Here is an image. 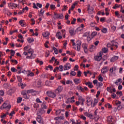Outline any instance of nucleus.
<instances>
[{
	"mask_svg": "<svg viewBox=\"0 0 124 124\" xmlns=\"http://www.w3.org/2000/svg\"><path fill=\"white\" fill-rule=\"evenodd\" d=\"M24 50V51H27V52L26 51H24L23 52V55L24 56H26V59H30V60L35 59L36 55L35 54L33 53V49H32V48H31L30 46H25Z\"/></svg>",
	"mask_w": 124,
	"mask_h": 124,
	"instance_id": "1",
	"label": "nucleus"
},
{
	"mask_svg": "<svg viewBox=\"0 0 124 124\" xmlns=\"http://www.w3.org/2000/svg\"><path fill=\"white\" fill-rule=\"evenodd\" d=\"M71 41L72 43V45L74 46L73 48L75 50H77L78 52L80 51L81 49V45L82 44V42L81 41L78 40L76 42H75V39L71 40Z\"/></svg>",
	"mask_w": 124,
	"mask_h": 124,
	"instance_id": "2",
	"label": "nucleus"
},
{
	"mask_svg": "<svg viewBox=\"0 0 124 124\" xmlns=\"http://www.w3.org/2000/svg\"><path fill=\"white\" fill-rule=\"evenodd\" d=\"M119 46V44L118 42L115 41H112L110 43H108L107 45V46L108 48H110V50L111 51H113V50H116L118 48V46Z\"/></svg>",
	"mask_w": 124,
	"mask_h": 124,
	"instance_id": "3",
	"label": "nucleus"
},
{
	"mask_svg": "<svg viewBox=\"0 0 124 124\" xmlns=\"http://www.w3.org/2000/svg\"><path fill=\"white\" fill-rule=\"evenodd\" d=\"M10 108H11V105L9 104L7 101H5L0 107V109H6V110L10 109Z\"/></svg>",
	"mask_w": 124,
	"mask_h": 124,
	"instance_id": "4",
	"label": "nucleus"
},
{
	"mask_svg": "<svg viewBox=\"0 0 124 124\" xmlns=\"http://www.w3.org/2000/svg\"><path fill=\"white\" fill-rule=\"evenodd\" d=\"M46 94L49 97H51V98H55L56 96H57V94L51 91H47Z\"/></svg>",
	"mask_w": 124,
	"mask_h": 124,
	"instance_id": "5",
	"label": "nucleus"
},
{
	"mask_svg": "<svg viewBox=\"0 0 124 124\" xmlns=\"http://www.w3.org/2000/svg\"><path fill=\"white\" fill-rule=\"evenodd\" d=\"M103 55V53L102 52H99L98 54L94 56V59L95 61H97V62H100L101 61V59H102V56Z\"/></svg>",
	"mask_w": 124,
	"mask_h": 124,
	"instance_id": "6",
	"label": "nucleus"
},
{
	"mask_svg": "<svg viewBox=\"0 0 124 124\" xmlns=\"http://www.w3.org/2000/svg\"><path fill=\"white\" fill-rule=\"evenodd\" d=\"M21 94L23 96L25 99H29L30 98V95L27 94V91L23 90L21 91Z\"/></svg>",
	"mask_w": 124,
	"mask_h": 124,
	"instance_id": "7",
	"label": "nucleus"
},
{
	"mask_svg": "<svg viewBox=\"0 0 124 124\" xmlns=\"http://www.w3.org/2000/svg\"><path fill=\"white\" fill-rule=\"evenodd\" d=\"M19 6V4H16L14 3H9L8 7L12 9H14V8H16V7H18Z\"/></svg>",
	"mask_w": 124,
	"mask_h": 124,
	"instance_id": "8",
	"label": "nucleus"
},
{
	"mask_svg": "<svg viewBox=\"0 0 124 124\" xmlns=\"http://www.w3.org/2000/svg\"><path fill=\"white\" fill-rule=\"evenodd\" d=\"M75 99V97L74 96H72L71 98H69L66 100V103H67V104H68V103H74V102H75V100H74Z\"/></svg>",
	"mask_w": 124,
	"mask_h": 124,
	"instance_id": "9",
	"label": "nucleus"
},
{
	"mask_svg": "<svg viewBox=\"0 0 124 124\" xmlns=\"http://www.w3.org/2000/svg\"><path fill=\"white\" fill-rule=\"evenodd\" d=\"M70 68H71V64L70 63L67 62L63 66V69L65 71L69 70Z\"/></svg>",
	"mask_w": 124,
	"mask_h": 124,
	"instance_id": "10",
	"label": "nucleus"
},
{
	"mask_svg": "<svg viewBox=\"0 0 124 124\" xmlns=\"http://www.w3.org/2000/svg\"><path fill=\"white\" fill-rule=\"evenodd\" d=\"M108 70H109V68H108V66H104L101 70V72L102 74H106L107 73Z\"/></svg>",
	"mask_w": 124,
	"mask_h": 124,
	"instance_id": "11",
	"label": "nucleus"
},
{
	"mask_svg": "<svg viewBox=\"0 0 124 124\" xmlns=\"http://www.w3.org/2000/svg\"><path fill=\"white\" fill-rule=\"evenodd\" d=\"M98 103V100L97 99H94L93 102V100H92V102H91V107H95V106H96Z\"/></svg>",
	"mask_w": 124,
	"mask_h": 124,
	"instance_id": "12",
	"label": "nucleus"
},
{
	"mask_svg": "<svg viewBox=\"0 0 124 124\" xmlns=\"http://www.w3.org/2000/svg\"><path fill=\"white\" fill-rule=\"evenodd\" d=\"M88 12L89 14H93L94 12V8L92 7H89L88 8Z\"/></svg>",
	"mask_w": 124,
	"mask_h": 124,
	"instance_id": "13",
	"label": "nucleus"
},
{
	"mask_svg": "<svg viewBox=\"0 0 124 124\" xmlns=\"http://www.w3.org/2000/svg\"><path fill=\"white\" fill-rule=\"evenodd\" d=\"M69 31L71 35H75V31H74V28L72 27H70Z\"/></svg>",
	"mask_w": 124,
	"mask_h": 124,
	"instance_id": "14",
	"label": "nucleus"
},
{
	"mask_svg": "<svg viewBox=\"0 0 124 124\" xmlns=\"http://www.w3.org/2000/svg\"><path fill=\"white\" fill-rule=\"evenodd\" d=\"M62 99H63V96L62 94L58 95L56 98V101L60 102Z\"/></svg>",
	"mask_w": 124,
	"mask_h": 124,
	"instance_id": "15",
	"label": "nucleus"
},
{
	"mask_svg": "<svg viewBox=\"0 0 124 124\" xmlns=\"http://www.w3.org/2000/svg\"><path fill=\"white\" fill-rule=\"evenodd\" d=\"M92 101L93 100H92L91 98L88 97L87 98H86V103L88 106H90V105H91V104L92 103Z\"/></svg>",
	"mask_w": 124,
	"mask_h": 124,
	"instance_id": "16",
	"label": "nucleus"
},
{
	"mask_svg": "<svg viewBox=\"0 0 124 124\" xmlns=\"http://www.w3.org/2000/svg\"><path fill=\"white\" fill-rule=\"evenodd\" d=\"M28 73H27V77H33V76H34V73H33V72L28 70Z\"/></svg>",
	"mask_w": 124,
	"mask_h": 124,
	"instance_id": "17",
	"label": "nucleus"
},
{
	"mask_svg": "<svg viewBox=\"0 0 124 124\" xmlns=\"http://www.w3.org/2000/svg\"><path fill=\"white\" fill-rule=\"evenodd\" d=\"M19 87H21L22 90H24V89H25V87H27V84L24 83H22V82H19L18 84Z\"/></svg>",
	"mask_w": 124,
	"mask_h": 124,
	"instance_id": "18",
	"label": "nucleus"
},
{
	"mask_svg": "<svg viewBox=\"0 0 124 124\" xmlns=\"http://www.w3.org/2000/svg\"><path fill=\"white\" fill-rule=\"evenodd\" d=\"M119 59V56H114L111 59V62H116Z\"/></svg>",
	"mask_w": 124,
	"mask_h": 124,
	"instance_id": "19",
	"label": "nucleus"
},
{
	"mask_svg": "<svg viewBox=\"0 0 124 124\" xmlns=\"http://www.w3.org/2000/svg\"><path fill=\"white\" fill-rule=\"evenodd\" d=\"M77 89L78 91L82 92V93H84V92H85V89L80 85L78 86L77 87Z\"/></svg>",
	"mask_w": 124,
	"mask_h": 124,
	"instance_id": "20",
	"label": "nucleus"
},
{
	"mask_svg": "<svg viewBox=\"0 0 124 124\" xmlns=\"http://www.w3.org/2000/svg\"><path fill=\"white\" fill-rule=\"evenodd\" d=\"M42 35L44 37H49L50 36V33L48 31L44 32L42 33Z\"/></svg>",
	"mask_w": 124,
	"mask_h": 124,
	"instance_id": "21",
	"label": "nucleus"
},
{
	"mask_svg": "<svg viewBox=\"0 0 124 124\" xmlns=\"http://www.w3.org/2000/svg\"><path fill=\"white\" fill-rule=\"evenodd\" d=\"M107 121L108 124H113V118L112 116H108Z\"/></svg>",
	"mask_w": 124,
	"mask_h": 124,
	"instance_id": "22",
	"label": "nucleus"
},
{
	"mask_svg": "<svg viewBox=\"0 0 124 124\" xmlns=\"http://www.w3.org/2000/svg\"><path fill=\"white\" fill-rule=\"evenodd\" d=\"M74 82L76 85H78V84H80L81 81V79L78 78H75L74 79Z\"/></svg>",
	"mask_w": 124,
	"mask_h": 124,
	"instance_id": "23",
	"label": "nucleus"
},
{
	"mask_svg": "<svg viewBox=\"0 0 124 124\" xmlns=\"http://www.w3.org/2000/svg\"><path fill=\"white\" fill-rule=\"evenodd\" d=\"M96 49V46L93 45H92L90 46L89 48V50L90 51V52H93V51H95Z\"/></svg>",
	"mask_w": 124,
	"mask_h": 124,
	"instance_id": "24",
	"label": "nucleus"
},
{
	"mask_svg": "<svg viewBox=\"0 0 124 124\" xmlns=\"http://www.w3.org/2000/svg\"><path fill=\"white\" fill-rule=\"evenodd\" d=\"M36 121L39 123V124H41L42 123L43 120L42 118H41V116H38V117L36 118Z\"/></svg>",
	"mask_w": 124,
	"mask_h": 124,
	"instance_id": "25",
	"label": "nucleus"
},
{
	"mask_svg": "<svg viewBox=\"0 0 124 124\" xmlns=\"http://www.w3.org/2000/svg\"><path fill=\"white\" fill-rule=\"evenodd\" d=\"M85 85L86 86H88L90 89H93V83L92 82H86Z\"/></svg>",
	"mask_w": 124,
	"mask_h": 124,
	"instance_id": "26",
	"label": "nucleus"
},
{
	"mask_svg": "<svg viewBox=\"0 0 124 124\" xmlns=\"http://www.w3.org/2000/svg\"><path fill=\"white\" fill-rule=\"evenodd\" d=\"M9 115V113L8 112H6L5 113H2V115L0 116V118L1 119H4L6 116H8Z\"/></svg>",
	"mask_w": 124,
	"mask_h": 124,
	"instance_id": "27",
	"label": "nucleus"
},
{
	"mask_svg": "<svg viewBox=\"0 0 124 124\" xmlns=\"http://www.w3.org/2000/svg\"><path fill=\"white\" fill-rule=\"evenodd\" d=\"M78 23H83V22H85L86 19L85 18H78L77 19Z\"/></svg>",
	"mask_w": 124,
	"mask_h": 124,
	"instance_id": "28",
	"label": "nucleus"
},
{
	"mask_svg": "<svg viewBox=\"0 0 124 124\" xmlns=\"http://www.w3.org/2000/svg\"><path fill=\"white\" fill-rule=\"evenodd\" d=\"M63 88L62 86H58V88L55 90V92H57L58 91V93H61V92L62 91V89Z\"/></svg>",
	"mask_w": 124,
	"mask_h": 124,
	"instance_id": "29",
	"label": "nucleus"
},
{
	"mask_svg": "<svg viewBox=\"0 0 124 124\" xmlns=\"http://www.w3.org/2000/svg\"><path fill=\"white\" fill-rule=\"evenodd\" d=\"M41 80H39L36 81V87H38V88H39V87H41Z\"/></svg>",
	"mask_w": 124,
	"mask_h": 124,
	"instance_id": "30",
	"label": "nucleus"
},
{
	"mask_svg": "<svg viewBox=\"0 0 124 124\" xmlns=\"http://www.w3.org/2000/svg\"><path fill=\"white\" fill-rule=\"evenodd\" d=\"M122 82H123V79H122V78H119L116 81L115 84L116 85H119V84H122Z\"/></svg>",
	"mask_w": 124,
	"mask_h": 124,
	"instance_id": "31",
	"label": "nucleus"
},
{
	"mask_svg": "<svg viewBox=\"0 0 124 124\" xmlns=\"http://www.w3.org/2000/svg\"><path fill=\"white\" fill-rule=\"evenodd\" d=\"M101 31L103 33H107V32H108V29L106 28H103L101 30Z\"/></svg>",
	"mask_w": 124,
	"mask_h": 124,
	"instance_id": "32",
	"label": "nucleus"
},
{
	"mask_svg": "<svg viewBox=\"0 0 124 124\" xmlns=\"http://www.w3.org/2000/svg\"><path fill=\"white\" fill-rule=\"evenodd\" d=\"M78 3L75 2H74L73 5L71 6V8H70V10H71L72 11H73V10H74V9L75 8V6H76V5H77Z\"/></svg>",
	"mask_w": 124,
	"mask_h": 124,
	"instance_id": "33",
	"label": "nucleus"
},
{
	"mask_svg": "<svg viewBox=\"0 0 124 124\" xmlns=\"http://www.w3.org/2000/svg\"><path fill=\"white\" fill-rule=\"evenodd\" d=\"M61 113H62V110L61 109L55 110V115H56V116H59V115H60Z\"/></svg>",
	"mask_w": 124,
	"mask_h": 124,
	"instance_id": "34",
	"label": "nucleus"
},
{
	"mask_svg": "<svg viewBox=\"0 0 124 124\" xmlns=\"http://www.w3.org/2000/svg\"><path fill=\"white\" fill-rule=\"evenodd\" d=\"M4 11L5 13H7V15H12V14L9 11V10L7 9H4Z\"/></svg>",
	"mask_w": 124,
	"mask_h": 124,
	"instance_id": "35",
	"label": "nucleus"
},
{
	"mask_svg": "<svg viewBox=\"0 0 124 124\" xmlns=\"http://www.w3.org/2000/svg\"><path fill=\"white\" fill-rule=\"evenodd\" d=\"M53 18L54 19H55V20L59 19V14L54 13Z\"/></svg>",
	"mask_w": 124,
	"mask_h": 124,
	"instance_id": "36",
	"label": "nucleus"
},
{
	"mask_svg": "<svg viewBox=\"0 0 124 124\" xmlns=\"http://www.w3.org/2000/svg\"><path fill=\"white\" fill-rule=\"evenodd\" d=\"M5 4H6V1L3 0L1 2V4L0 5V7H3V6H4V5H5Z\"/></svg>",
	"mask_w": 124,
	"mask_h": 124,
	"instance_id": "37",
	"label": "nucleus"
},
{
	"mask_svg": "<svg viewBox=\"0 0 124 124\" xmlns=\"http://www.w3.org/2000/svg\"><path fill=\"white\" fill-rule=\"evenodd\" d=\"M53 49L56 55H58V54H59V51H58V49H57V48H56L55 47H53Z\"/></svg>",
	"mask_w": 124,
	"mask_h": 124,
	"instance_id": "38",
	"label": "nucleus"
},
{
	"mask_svg": "<svg viewBox=\"0 0 124 124\" xmlns=\"http://www.w3.org/2000/svg\"><path fill=\"white\" fill-rule=\"evenodd\" d=\"M97 35V32L96 31H93L91 34L92 38H93L95 36H96Z\"/></svg>",
	"mask_w": 124,
	"mask_h": 124,
	"instance_id": "39",
	"label": "nucleus"
},
{
	"mask_svg": "<svg viewBox=\"0 0 124 124\" xmlns=\"http://www.w3.org/2000/svg\"><path fill=\"white\" fill-rule=\"evenodd\" d=\"M98 80L100 81V82H103V78L102 77V76H101V75H100L98 77Z\"/></svg>",
	"mask_w": 124,
	"mask_h": 124,
	"instance_id": "40",
	"label": "nucleus"
},
{
	"mask_svg": "<svg viewBox=\"0 0 124 124\" xmlns=\"http://www.w3.org/2000/svg\"><path fill=\"white\" fill-rule=\"evenodd\" d=\"M58 68V70H59V71H61V72L63 71V66L62 65H60Z\"/></svg>",
	"mask_w": 124,
	"mask_h": 124,
	"instance_id": "41",
	"label": "nucleus"
},
{
	"mask_svg": "<svg viewBox=\"0 0 124 124\" xmlns=\"http://www.w3.org/2000/svg\"><path fill=\"white\" fill-rule=\"evenodd\" d=\"M102 51L103 53H107L108 52V48L106 47H104L102 49Z\"/></svg>",
	"mask_w": 124,
	"mask_h": 124,
	"instance_id": "42",
	"label": "nucleus"
},
{
	"mask_svg": "<svg viewBox=\"0 0 124 124\" xmlns=\"http://www.w3.org/2000/svg\"><path fill=\"white\" fill-rule=\"evenodd\" d=\"M42 109H47V106L46 105V104H45V103H43L42 104Z\"/></svg>",
	"mask_w": 124,
	"mask_h": 124,
	"instance_id": "43",
	"label": "nucleus"
},
{
	"mask_svg": "<svg viewBox=\"0 0 124 124\" xmlns=\"http://www.w3.org/2000/svg\"><path fill=\"white\" fill-rule=\"evenodd\" d=\"M78 100L80 101V102H82L85 101V99L83 98L81 96H78Z\"/></svg>",
	"mask_w": 124,
	"mask_h": 124,
	"instance_id": "44",
	"label": "nucleus"
},
{
	"mask_svg": "<svg viewBox=\"0 0 124 124\" xmlns=\"http://www.w3.org/2000/svg\"><path fill=\"white\" fill-rule=\"evenodd\" d=\"M107 91H108V93H113V91H112V88L111 87H107Z\"/></svg>",
	"mask_w": 124,
	"mask_h": 124,
	"instance_id": "45",
	"label": "nucleus"
},
{
	"mask_svg": "<svg viewBox=\"0 0 124 124\" xmlns=\"http://www.w3.org/2000/svg\"><path fill=\"white\" fill-rule=\"evenodd\" d=\"M19 23L21 25V27H25V24L23 20L19 21Z\"/></svg>",
	"mask_w": 124,
	"mask_h": 124,
	"instance_id": "46",
	"label": "nucleus"
},
{
	"mask_svg": "<svg viewBox=\"0 0 124 124\" xmlns=\"http://www.w3.org/2000/svg\"><path fill=\"white\" fill-rule=\"evenodd\" d=\"M50 8L51 10H55V9L56 8V5L54 4H51L50 5Z\"/></svg>",
	"mask_w": 124,
	"mask_h": 124,
	"instance_id": "47",
	"label": "nucleus"
},
{
	"mask_svg": "<svg viewBox=\"0 0 124 124\" xmlns=\"http://www.w3.org/2000/svg\"><path fill=\"white\" fill-rule=\"evenodd\" d=\"M22 100H23V98L22 97L18 98L17 100V103H21V102H22Z\"/></svg>",
	"mask_w": 124,
	"mask_h": 124,
	"instance_id": "48",
	"label": "nucleus"
},
{
	"mask_svg": "<svg viewBox=\"0 0 124 124\" xmlns=\"http://www.w3.org/2000/svg\"><path fill=\"white\" fill-rule=\"evenodd\" d=\"M50 84H51V82L48 80H46L45 82L46 86H47V87H50Z\"/></svg>",
	"mask_w": 124,
	"mask_h": 124,
	"instance_id": "49",
	"label": "nucleus"
},
{
	"mask_svg": "<svg viewBox=\"0 0 124 124\" xmlns=\"http://www.w3.org/2000/svg\"><path fill=\"white\" fill-rule=\"evenodd\" d=\"M97 86L98 87V88H100L101 87H102L103 86V83L102 82H98L97 83Z\"/></svg>",
	"mask_w": 124,
	"mask_h": 124,
	"instance_id": "50",
	"label": "nucleus"
},
{
	"mask_svg": "<svg viewBox=\"0 0 124 124\" xmlns=\"http://www.w3.org/2000/svg\"><path fill=\"white\" fill-rule=\"evenodd\" d=\"M120 6H121V5H119V4H116L115 5V6H114L112 7V8H113V9H116V8H119V7H120Z\"/></svg>",
	"mask_w": 124,
	"mask_h": 124,
	"instance_id": "51",
	"label": "nucleus"
},
{
	"mask_svg": "<svg viewBox=\"0 0 124 124\" xmlns=\"http://www.w3.org/2000/svg\"><path fill=\"white\" fill-rule=\"evenodd\" d=\"M117 29V27H116V26H113L111 27V31H112V32H115V31H116Z\"/></svg>",
	"mask_w": 124,
	"mask_h": 124,
	"instance_id": "52",
	"label": "nucleus"
},
{
	"mask_svg": "<svg viewBox=\"0 0 124 124\" xmlns=\"http://www.w3.org/2000/svg\"><path fill=\"white\" fill-rule=\"evenodd\" d=\"M11 71H12V72H17V70L14 67H12L11 68Z\"/></svg>",
	"mask_w": 124,
	"mask_h": 124,
	"instance_id": "53",
	"label": "nucleus"
},
{
	"mask_svg": "<svg viewBox=\"0 0 124 124\" xmlns=\"http://www.w3.org/2000/svg\"><path fill=\"white\" fill-rule=\"evenodd\" d=\"M83 31L82 28H81L80 27H78L76 30V32H78V31Z\"/></svg>",
	"mask_w": 124,
	"mask_h": 124,
	"instance_id": "54",
	"label": "nucleus"
},
{
	"mask_svg": "<svg viewBox=\"0 0 124 124\" xmlns=\"http://www.w3.org/2000/svg\"><path fill=\"white\" fill-rule=\"evenodd\" d=\"M79 117L80 118V119H82V120H83V121H86V120H87V118H86V117H85L84 115H80L79 116Z\"/></svg>",
	"mask_w": 124,
	"mask_h": 124,
	"instance_id": "55",
	"label": "nucleus"
},
{
	"mask_svg": "<svg viewBox=\"0 0 124 124\" xmlns=\"http://www.w3.org/2000/svg\"><path fill=\"white\" fill-rule=\"evenodd\" d=\"M36 102H37V103H42V101L40 100V99H39V98H37V99H36Z\"/></svg>",
	"mask_w": 124,
	"mask_h": 124,
	"instance_id": "56",
	"label": "nucleus"
},
{
	"mask_svg": "<svg viewBox=\"0 0 124 124\" xmlns=\"http://www.w3.org/2000/svg\"><path fill=\"white\" fill-rule=\"evenodd\" d=\"M14 55H15V51L11 50V56H12V57H14Z\"/></svg>",
	"mask_w": 124,
	"mask_h": 124,
	"instance_id": "57",
	"label": "nucleus"
},
{
	"mask_svg": "<svg viewBox=\"0 0 124 124\" xmlns=\"http://www.w3.org/2000/svg\"><path fill=\"white\" fill-rule=\"evenodd\" d=\"M18 38H19V39H23L24 38V36L22 35L21 33L19 34V35L17 36Z\"/></svg>",
	"mask_w": 124,
	"mask_h": 124,
	"instance_id": "58",
	"label": "nucleus"
},
{
	"mask_svg": "<svg viewBox=\"0 0 124 124\" xmlns=\"http://www.w3.org/2000/svg\"><path fill=\"white\" fill-rule=\"evenodd\" d=\"M33 91V90L30 89L27 91V93H32V92Z\"/></svg>",
	"mask_w": 124,
	"mask_h": 124,
	"instance_id": "59",
	"label": "nucleus"
},
{
	"mask_svg": "<svg viewBox=\"0 0 124 124\" xmlns=\"http://www.w3.org/2000/svg\"><path fill=\"white\" fill-rule=\"evenodd\" d=\"M17 80H18V82H20V83H21L22 78L21 77H20V76H17Z\"/></svg>",
	"mask_w": 124,
	"mask_h": 124,
	"instance_id": "60",
	"label": "nucleus"
},
{
	"mask_svg": "<svg viewBox=\"0 0 124 124\" xmlns=\"http://www.w3.org/2000/svg\"><path fill=\"white\" fill-rule=\"evenodd\" d=\"M73 83V82H72V81L69 80H67L66 82L67 85H69V84H72Z\"/></svg>",
	"mask_w": 124,
	"mask_h": 124,
	"instance_id": "61",
	"label": "nucleus"
},
{
	"mask_svg": "<svg viewBox=\"0 0 124 124\" xmlns=\"http://www.w3.org/2000/svg\"><path fill=\"white\" fill-rule=\"evenodd\" d=\"M31 94L32 95H36V94H37V92L34 90H33Z\"/></svg>",
	"mask_w": 124,
	"mask_h": 124,
	"instance_id": "62",
	"label": "nucleus"
},
{
	"mask_svg": "<svg viewBox=\"0 0 124 124\" xmlns=\"http://www.w3.org/2000/svg\"><path fill=\"white\" fill-rule=\"evenodd\" d=\"M30 107H27V106H25L24 107V109L25 110V111H29V110H30Z\"/></svg>",
	"mask_w": 124,
	"mask_h": 124,
	"instance_id": "63",
	"label": "nucleus"
},
{
	"mask_svg": "<svg viewBox=\"0 0 124 124\" xmlns=\"http://www.w3.org/2000/svg\"><path fill=\"white\" fill-rule=\"evenodd\" d=\"M99 44V41L98 40H97L94 42V45H95V46H97V45H98Z\"/></svg>",
	"mask_w": 124,
	"mask_h": 124,
	"instance_id": "64",
	"label": "nucleus"
}]
</instances>
